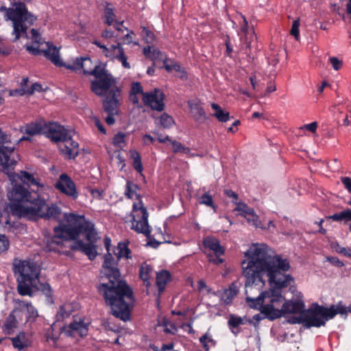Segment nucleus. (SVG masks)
Returning a JSON list of instances; mask_svg holds the SVG:
<instances>
[{"instance_id":"obj_25","label":"nucleus","mask_w":351,"mask_h":351,"mask_svg":"<svg viewBox=\"0 0 351 351\" xmlns=\"http://www.w3.org/2000/svg\"><path fill=\"white\" fill-rule=\"evenodd\" d=\"M82 223V232H84L87 241L90 243H97L99 239L98 232L95 228V225L90 221H87L84 215Z\"/></svg>"},{"instance_id":"obj_63","label":"nucleus","mask_w":351,"mask_h":351,"mask_svg":"<svg viewBox=\"0 0 351 351\" xmlns=\"http://www.w3.org/2000/svg\"><path fill=\"white\" fill-rule=\"evenodd\" d=\"M89 192L95 199H100L103 197V191L99 190L97 189H90Z\"/></svg>"},{"instance_id":"obj_33","label":"nucleus","mask_w":351,"mask_h":351,"mask_svg":"<svg viewBox=\"0 0 351 351\" xmlns=\"http://www.w3.org/2000/svg\"><path fill=\"white\" fill-rule=\"evenodd\" d=\"M153 274L152 267L147 263H143L140 266L139 276L146 287L150 285L149 279Z\"/></svg>"},{"instance_id":"obj_47","label":"nucleus","mask_w":351,"mask_h":351,"mask_svg":"<svg viewBox=\"0 0 351 351\" xmlns=\"http://www.w3.org/2000/svg\"><path fill=\"white\" fill-rule=\"evenodd\" d=\"M300 25V19H297L293 21L292 26L290 30V34L291 36H294L296 40H300V30L299 27Z\"/></svg>"},{"instance_id":"obj_53","label":"nucleus","mask_w":351,"mask_h":351,"mask_svg":"<svg viewBox=\"0 0 351 351\" xmlns=\"http://www.w3.org/2000/svg\"><path fill=\"white\" fill-rule=\"evenodd\" d=\"M197 289L199 291H206L207 293H212V290L209 288L204 280H199L197 282ZM213 294L216 295L215 292H213Z\"/></svg>"},{"instance_id":"obj_59","label":"nucleus","mask_w":351,"mask_h":351,"mask_svg":"<svg viewBox=\"0 0 351 351\" xmlns=\"http://www.w3.org/2000/svg\"><path fill=\"white\" fill-rule=\"evenodd\" d=\"M341 221L348 222L351 220V209H346L339 213Z\"/></svg>"},{"instance_id":"obj_40","label":"nucleus","mask_w":351,"mask_h":351,"mask_svg":"<svg viewBox=\"0 0 351 351\" xmlns=\"http://www.w3.org/2000/svg\"><path fill=\"white\" fill-rule=\"evenodd\" d=\"M73 312V307L70 303H64L61 305L56 314L57 320L64 319L68 317Z\"/></svg>"},{"instance_id":"obj_55","label":"nucleus","mask_w":351,"mask_h":351,"mask_svg":"<svg viewBox=\"0 0 351 351\" xmlns=\"http://www.w3.org/2000/svg\"><path fill=\"white\" fill-rule=\"evenodd\" d=\"M173 71L177 73H182V75H177L178 77L182 80H186L187 78L186 72L180 64L175 63Z\"/></svg>"},{"instance_id":"obj_17","label":"nucleus","mask_w":351,"mask_h":351,"mask_svg":"<svg viewBox=\"0 0 351 351\" xmlns=\"http://www.w3.org/2000/svg\"><path fill=\"white\" fill-rule=\"evenodd\" d=\"M55 188L60 193L75 200L79 196L76 185L66 173H62L55 183Z\"/></svg>"},{"instance_id":"obj_32","label":"nucleus","mask_w":351,"mask_h":351,"mask_svg":"<svg viewBox=\"0 0 351 351\" xmlns=\"http://www.w3.org/2000/svg\"><path fill=\"white\" fill-rule=\"evenodd\" d=\"M237 287L234 283H232L228 289L224 290L220 294L221 301L226 304H229L232 302L233 298L237 294Z\"/></svg>"},{"instance_id":"obj_24","label":"nucleus","mask_w":351,"mask_h":351,"mask_svg":"<svg viewBox=\"0 0 351 351\" xmlns=\"http://www.w3.org/2000/svg\"><path fill=\"white\" fill-rule=\"evenodd\" d=\"M188 106L194 119L199 123L204 122L206 119V112L203 108L202 104L198 99L189 100Z\"/></svg>"},{"instance_id":"obj_15","label":"nucleus","mask_w":351,"mask_h":351,"mask_svg":"<svg viewBox=\"0 0 351 351\" xmlns=\"http://www.w3.org/2000/svg\"><path fill=\"white\" fill-rule=\"evenodd\" d=\"M106 97L103 101L104 110L107 113L118 114L119 101L121 97V90L117 86H112L106 92H104Z\"/></svg>"},{"instance_id":"obj_58","label":"nucleus","mask_w":351,"mask_h":351,"mask_svg":"<svg viewBox=\"0 0 351 351\" xmlns=\"http://www.w3.org/2000/svg\"><path fill=\"white\" fill-rule=\"evenodd\" d=\"M91 120L100 132H101L104 134L106 133L104 125H102L98 117L94 116L91 118Z\"/></svg>"},{"instance_id":"obj_7","label":"nucleus","mask_w":351,"mask_h":351,"mask_svg":"<svg viewBox=\"0 0 351 351\" xmlns=\"http://www.w3.org/2000/svg\"><path fill=\"white\" fill-rule=\"evenodd\" d=\"M13 271L18 275V291L22 295H31L32 287L38 283L39 267L32 261L14 258Z\"/></svg>"},{"instance_id":"obj_36","label":"nucleus","mask_w":351,"mask_h":351,"mask_svg":"<svg viewBox=\"0 0 351 351\" xmlns=\"http://www.w3.org/2000/svg\"><path fill=\"white\" fill-rule=\"evenodd\" d=\"M228 323L230 328L232 330V332H234V328H237L240 326L244 325L247 323L250 324L251 321L246 317H241L234 315H230Z\"/></svg>"},{"instance_id":"obj_45","label":"nucleus","mask_w":351,"mask_h":351,"mask_svg":"<svg viewBox=\"0 0 351 351\" xmlns=\"http://www.w3.org/2000/svg\"><path fill=\"white\" fill-rule=\"evenodd\" d=\"M158 120L160 125L164 128H169L174 123L173 118L166 113H163Z\"/></svg>"},{"instance_id":"obj_57","label":"nucleus","mask_w":351,"mask_h":351,"mask_svg":"<svg viewBox=\"0 0 351 351\" xmlns=\"http://www.w3.org/2000/svg\"><path fill=\"white\" fill-rule=\"evenodd\" d=\"M101 36L105 39H114V41L119 40V35H114L112 31L108 29L104 31Z\"/></svg>"},{"instance_id":"obj_48","label":"nucleus","mask_w":351,"mask_h":351,"mask_svg":"<svg viewBox=\"0 0 351 351\" xmlns=\"http://www.w3.org/2000/svg\"><path fill=\"white\" fill-rule=\"evenodd\" d=\"M125 134L123 132H119L114 135L112 139L113 145L117 147L122 148L125 144Z\"/></svg>"},{"instance_id":"obj_50","label":"nucleus","mask_w":351,"mask_h":351,"mask_svg":"<svg viewBox=\"0 0 351 351\" xmlns=\"http://www.w3.org/2000/svg\"><path fill=\"white\" fill-rule=\"evenodd\" d=\"M199 203L201 204H204L207 206L212 207L213 209L215 208V206L213 204V197L208 193H204L200 199Z\"/></svg>"},{"instance_id":"obj_20","label":"nucleus","mask_w":351,"mask_h":351,"mask_svg":"<svg viewBox=\"0 0 351 351\" xmlns=\"http://www.w3.org/2000/svg\"><path fill=\"white\" fill-rule=\"evenodd\" d=\"M45 122L43 121H34L20 127V131L27 136H23L18 143L23 141H30V136L45 134Z\"/></svg>"},{"instance_id":"obj_8","label":"nucleus","mask_w":351,"mask_h":351,"mask_svg":"<svg viewBox=\"0 0 351 351\" xmlns=\"http://www.w3.org/2000/svg\"><path fill=\"white\" fill-rule=\"evenodd\" d=\"M295 299L285 300L282 295L281 288L276 287L275 300H277L276 306H274L271 319L282 316L292 315L289 320L294 316H300L305 310V304L303 295L300 291L294 293Z\"/></svg>"},{"instance_id":"obj_4","label":"nucleus","mask_w":351,"mask_h":351,"mask_svg":"<svg viewBox=\"0 0 351 351\" xmlns=\"http://www.w3.org/2000/svg\"><path fill=\"white\" fill-rule=\"evenodd\" d=\"M0 12H5V21H10L13 30L12 35L14 36L13 41H16L21 37L24 36L32 40V44L27 43L25 45L26 50L31 54L38 56L43 53L45 48L41 46L45 44L42 36L35 29H32L30 34L28 35L27 30L37 20V17L28 12L26 5L21 2L17 1L12 4L10 8H6L4 5L0 7Z\"/></svg>"},{"instance_id":"obj_11","label":"nucleus","mask_w":351,"mask_h":351,"mask_svg":"<svg viewBox=\"0 0 351 351\" xmlns=\"http://www.w3.org/2000/svg\"><path fill=\"white\" fill-rule=\"evenodd\" d=\"M8 197L9 199L12 202L10 204V210L11 213L20 218H25V217L19 215L21 211L20 210H18L17 208L20 207V209L21 210L22 207H29V205L34 203L37 199V197H33L31 192L21 184L14 185L12 189L8 192Z\"/></svg>"},{"instance_id":"obj_18","label":"nucleus","mask_w":351,"mask_h":351,"mask_svg":"<svg viewBox=\"0 0 351 351\" xmlns=\"http://www.w3.org/2000/svg\"><path fill=\"white\" fill-rule=\"evenodd\" d=\"M142 99L144 104L152 110L160 112L164 110L165 95L160 89L155 88L153 90L145 92Z\"/></svg>"},{"instance_id":"obj_26","label":"nucleus","mask_w":351,"mask_h":351,"mask_svg":"<svg viewBox=\"0 0 351 351\" xmlns=\"http://www.w3.org/2000/svg\"><path fill=\"white\" fill-rule=\"evenodd\" d=\"M104 23L108 25H112L115 22L116 30L122 31V22H118L116 19V15L114 13V8L110 3H106L104 11Z\"/></svg>"},{"instance_id":"obj_12","label":"nucleus","mask_w":351,"mask_h":351,"mask_svg":"<svg viewBox=\"0 0 351 351\" xmlns=\"http://www.w3.org/2000/svg\"><path fill=\"white\" fill-rule=\"evenodd\" d=\"M94 45L101 49L102 54L111 60H117L120 62L122 66L125 69H130V64L128 62V57L125 54L124 49L121 43H117V45H111L107 47L101 44L98 40L93 42Z\"/></svg>"},{"instance_id":"obj_2","label":"nucleus","mask_w":351,"mask_h":351,"mask_svg":"<svg viewBox=\"0 0 351 351\" xmlns=\"http://www.w3.org/2000/svg\"><path fill=\"white\" fill-rule=\"evenodd\" d=\"M103 267L107 270L106 274L109 282L99 285L98 291L110 306L112 314L125 322L130 319V304L134 301L133 292L125 281L119 280V271L114 267V261L110 252L104 256Z\"/></svg>"},{"instance_id":"obj_42","label":"nucleus","mask_w":351,"mask_h":351,"mask_svg":"<svg viewBox=\"0 0 351 351\" xmlns=\"http://www.w3.org/2000/svg\"><path fill=\"white\" fill-rule=\"evenodd\" d=\"M130 156L133 159V167L138 173H142L143 170L141 158L139 153L136 150L130 151Z\"/></svg>"},{"instance_id":"obj_1","label":"nucleus","mask_w":351,"mask_h":351,"mask_svg":"<svg viewBox=\"0 0 351 351\" xmlns=\"http://www.w3.org/2000/svg\"><path fill=\"white\" fill-rule=\"evenodd\" d=\"M242 262L245 278L246 303L252 308L261 311L271 319L276 287H287L293 278L286 274L289 262L281 256L273 254L265 243H253L245 252Z\"/></svg>"},{"instance_id":"obj_37","label":"nucleus","mask_w":351,"mask_h":351,"mask_svg":"<svg viewBox=\"0 0 351 351\" xmlns=\"http://www.w3.org/2000/svg\"><path fill=\"white\" fill-rule=\"evenodd\" d=\"M241 31L245 35H241V40L245 45L246 47H250L252 42L256 38L255 35L252 32L248 33L247 32V23L244 19L243 25L241 27Z\"/></svg>"},{"instance_id":"obj_54","label":"nucleus","mask_w":351,"mask_h":351,"mask_svg":"<svg viewBox=\"0 0 351 351\" xmlns=\"http://www.w3.org/2000/svg\"><path fill=\"white\" fill-rule=\"evenodd\" d=\"M54 327H55V324H52L50 326V328L46 332V338H47V341L51 340L53 343H56V341L58 339V336L53 334Z\"/></svg>"},{"instance_id":"obj_34","label":"nucleus","mask_w":351,"mask_h":351,"mask_svg":"<svg viewBox=\"0 0 351 351\" xmlns=\"http://www.w3.org/2000/svg\"><path fill=\"white\" fill-rule=\"evenodd\" d=\"M170 273L167 270H162L156 274V285L160 293L162 292L166 284L170 280Z\"/></svg>"},{"instance_id":"obj_13","label":"nucleus","mask_w":351,"mask_h":351,"mask_svg":"<svg viewBox=\"0 0 351 351\" xmlns=\"http://www.w3.org/2000/svg\"><path fill=\"white\" fill-rule=\"evenodd\" d=\"M17 176L23 184L29 187H35L36 189V190L32 189V191L36 194L37 198L47 194L50 191V187L34 173L21 171Z\"/></svg>"},{"instance_id":"obj_51","label":"nucleus","mask_w":351,"mask_h":351,"mask_svg":"<svg viewBox=\"0 0 351 351\" xmlns=\"http://www.w3.org/2000/svg\"><path fill=\"white\" fill-rule=\"evenodd\" d=\"M130 93L138 94L142 95L143 97V87L141 86L139 82H134L132 84L131 90Z\"/></svg>"},{"instance_id":"obj_16","label":"nucleus","mask_w":351,"mask_h":351,"mask_svg":"<svg viewBox=\"0 0 351 351\" xmlns=\"http://www.w3.org/2000/svg\"><path fill=\"white\" fill-rule=\"evenodd\" d=\"M88 324L85 322L84 318H75L67 326L62 329V332L74 339L84 337L88 334Z\"/></svg>"},{"instance_id":"obj_3","label":"nucleus","mask_w":351,"mask_h":351,"mask_svg":"<svg viewBox=\"0 0 351 351\" xmlns=\"http://www.w3.org/2000/svg\"><path fill=\"white\" fill-rule=\"evenodd\" d=\"M45 47L43 53L56 66H64L75 73L82 71L84 75H93L96 80L91 82V90L97 95H104V92L114 85L115 81L106 69V64H99L92 69L93 62L88 56L77 57L65 63L60 59V48L49 42H46Z\"/></svg>"},{"instance_id":"obj_62","label":"nucleus","mask_w":351,"mask_h":351,"mask_svg":"<svg viewBox=\"0 0 351 351\" xmlns=\"http://www.w3.org/2000/svg\"><path fill=\"white\" fill-rule=\"evenodd\" d=\"M341 181L348 191L351 193V178L349 177H341Z\"/></svg>"},{"instance_id":"obj_23","label":"nucleus","mask_w":351,"mask_h":351,"mask_svg":"<svg viewBox=\"0 0 351 351\" xmlns=\"http://www.w3.org/2000/svg\"><path fill=\"white\" fill-rule=\"evenodd\" d=\"M62 143L59 145V149L66 158H74L78 154V143L74 141L72 138Z\"/></svg>"},{"instance_id":"obj_31","label":"nucleus","mask_w":351,"mask_h":351,"mask_svg":"<svg viewBox=\"0 0 351 351\" xmlns=\"http://www.w3.org/2000/svg\"><path fill=\"white\" fill-rule=\"evenodd\" d=\"M328 312V318L332 319L336 315H347V307L343 305L342 302H339L336 305H332L329 308H326Z\"/></svg>"},{"instance_id":"obj_38","label":"nucleus","mask_w":351,"mask_h":351,"mask_svg":"<svg viewBox=\"0 0 351 351\" xmlns=\"http://www.w3.org/2000/svg\"><path fill=\"white\" fill-rule=\"evenodd\" d=\"M249 224L252 225L255 228H259L261 229H265V225L259 219L258 216L255 213L254 209L249 213V215L245 217Z\"/></svg>"},{"instance_id":"obj_10","label":"nucleus","mask_w":351,"mask_h":351,"mask_svg":"<svg viewBox=\"0 0 351 351\" xmlns=\"http://www.w3.org/2000/svg\"><path fill=\"white\" fill-rule=\"evenodd\" d=\"M329 319L326 307L313 304L307 310H304L300 316H294L289 321L291 324H302L306 328L324 326Z\"/></svg>"},{"instance_id":"obj_49","label":"nucleus","mask_w":351,"mask_h":351,"mask_svg":"<svg viewBox=\"0 0 351 351\" xmlns=\"http://www.w3.org/2000/svg\"><path fill=\"white\" fill-rule=\"evenodd\" d=\"M10 247V241L5 234H0V254L6 252Z\"/></svg>"},{"instance_id":"obj_9","label":"nucleus","mask_w":351,"mask_h":351,"mask_svg":"<svg viewBox=\"0 0 351 351\" xmlns=\"http://www.w3.org/2000/svg\"><path fill=\"white\" fill-rule=\"evenodd\" d=\"M20 210V215L25 216L26 219L32 220H37L38 219H60L61 209L56 204H51L50 205L46 203L43 196L37 198L34 203L30 204L29 207L17 208Z\"/></svg>"},{"instance_id":"obj_5","label":"nucleus","mask_w":351,"mask_h":351,"mask_svg":"<svg viewBox=\"0 0 351 351\" xmlns=\"http://www.w3.org/2000/svg\"><path fill=\"white\" fill-rule=\"evenodd\" d=\"M64 219L66 223H60L54 227L53 236L45 237L44 242L47 251H58L64 241L75 240L82 233L81 222L84 219V215L64 213Z\"/></svg>"},{"instance_id":"obj_61","label":"nucleus","mask_w":351,"mask_h":351,"mask_svg":"<svg viewBox=\"0 0 351 351\" xmlns=\"http://www.w3.org/2000/svg\"><path fill=\"white\" fill-rule=\"evenodd\" d=\"M317 128V123L316 121L312 122L311 123L305 124L302 127L300 128V130H306L313 133H315Z\"/></svg>"},{"instance_id":"obj_60","label":"nucleus","mask_w":351,"mask_h":351,"mask_svg":"<svg viewBox=\"0 0 351 351\" xmlns=\"http://www.w3.org/2000/svg\"><path fill=\"white\" fill-rule=\"evenodd\" d=\"M169 143L172 145L173 150L175 153L182 152V149L184 147V146L182 145L181 143L172 139L170 140Z\"/></svg>"},{"instance_id":"obj_39","label":"nucleus","mask_w":351,"mask_h":351,"mask_svg":"<svg viewBox=\"0 0 351 351\" xmlns=\"http://www.w3.org/2000/svg\"><path fill=\"white\" fill-rule=\"evenodd\" d=\"M143 53L146 57L152 58L153 60L158 59V58L163 60L166 58L160 52V50H158V49H156L154 47H150V46H148L147 47H145L143 49Z\"/></svg>"},{"instance_id":"obj_64","label":"nucleus","mask_w":351,"mask_h":351,"mask_svg":"<svg viewBox=\"0 0 351 351\" xmlns=\"http://www.w3.org/2000/svg\"><path fill=\"white\" fill-rule=\"evenodd\" d=\"M328 260L334 265L342 267L344 266L343 263L340 261L337 257H328Z\"/></svg>"},{"instance_id":"obj_6","label":"nucleus","mask_w":351,"mask_h":351,"mask_svg":"<svg viewBox=\"0 0 351 351\" xmlns=\"http://www.w3.org/2000/svg\"><path fill=\"white\" fill-rule=\"evenodd\" d=\"M138 186L130 180H127L124 195L130 199L136 197L138 202L132 205L131 216L132 229L138 233H141L148 237L150 235L152 230L148 223V216L147 208L144 206L141 195L137 193Z\"/></svg>"},{"instance_id":"obj_35","label":"nucleus","mask_w":351,"mask_h":351,"mask_svg":"<svg viewBox=\"0 0 351 351\" xmlns=\"http://www.w3.org/2000/svg\"><path fill=\"white\" fill-rule=\"evenodd\" d=\"M114 254L118 260H120L122 258H131V251L128 248V244L125 242L119 243L118 245L114 250Z\"/></svg>"},{"instance_id":"obj_52","label":"nucleus","mask_w":351,"mask_h":351,"mask_svg":"<svg viewBox=\"0 0 351 351\" xmlns=\"http://www.w3.org/2000/svg\"><path fill=\"white\" fill-rule=\"evenodd\" d=\"M122 28L121 32H123L124 30H126L128 33L123 37V40L125 44H130L133 43L132 40V35L134 34V32L132 30H128V28L123 27V25L121 26Z\"/></svg>"},{"instance_id":"obj_46","label":"nucleus","mask_w":351,"mask_h":351,"mask_svg":"<svg viewBox=\"0 0 351 351\" xmlns=\"http://www.w3.org/2000/svg\"><path fill=\"white\" fill-rule=\"evenodd\" d=\"M34 289L41 291L47 298L51 296V287L48 283H40L38 280V285L36 287H32V291Z\"/></svg>"},{"instance_id":"obj_21","label":"nucleus","mask_w":351,"mask_h":351,"mask_svg":"<svg viewBox=\"0 0 351 351\" xmlns=\"http://www.w3.org/2000/svg\"><path fill=\"white\" fill-rule=\"evenodd\" d=\"M96 243H86L84 241L79 240L75 241L71 245V249L73 250H79L85 254L90 260H93L97 255L96 248Z\"/></svg>"},{"instance_id":"obj_27","label":"nucleus","mask_w":351,"mask_h":351,"mask_svg":"<svg viewBox=\"0 0 351 351\" xmlns=\"http://www.w3.org/2000/svg\"><path fill=\"white\" fill-rule=\"evenodd\" d=\"M12 344L15 349L21 351L31 344L28 335L24 332H20L16 337L10 338Z\"/></svg>"},{"instance_id":"obj_56","label":"nucleus","mask_w":351,"mask_h":351,"mask_svg":"<svg viewBox=\"0 0 351 351\" xmlns=\"http://www.w3.org/2000/svg\"><path fill=\"white\" fill-rule=\"evenodd\" d=\"M329 61L335 71L339 70L342 66V62L337 57H330Z\"/></svg>"},{"instance_id":"obj_44","label":"nucleus","mask_w":351,"mask_h":351,"mask_svg":"<svg viewBox=\"0 0 351 351\" xmlns=\"http://www.w3.org/2000/svg\"><path fill=\"white\" fill-rule=\"evenodd\" d=\"M44 90L43 86L38 83L33 84L30 88H23L20 90L21 95H32L35 92H42Z\"/></svg>"},{"instance_id":"obj_30","label":"nucleus","mask_w":351,"mask_h":351,"mask_svg":"<svg viewBox=\"0 0 351 351\" xmlns=\"http://www.w3.org/2000/svg\"><path fill=\"white\" fill-rule=\"evenodd\" d=\"M210 106L212 109L214 110L213 116L219 121L225 123L230 120V116L228 111L223 110L219 105L215 103H212Z\"/></svg>"},{"instance_id":"obj_14","label":"nucleus","mask_w":351,"mask_h":351,"mask_svg":"<svg viewBox=\"0 0 351 351\" xmlns=\"http://www.w3.org/2000/svg\"><path fill=\"white\" fill-rule=\"evenodd\" d=\"M44 134L56 143L63 142L73 138L74 130L66 128L56 122H49L45 123Z\"/></svg>"},{"instance_id":"obj_29","label":"nucleus","mask_w":351,"mask_h":351,"mask_svg":"<svg viewBox=\"0 0 351 351\" xmlns=\"http://www.w3.org/2000/svg\"><path fill=\"white\" fill-rule=\"evenodd\" d=\"M206 248L212 250L215 255L221 256L224 253V250L220 245L219 241L213 237H207L204 241Z\"/></svg>"},{"instance_id":"obj_19","label":"nucleus","mask_w":351,"mask_h":351,"mask_svg":"<svg viewBox=\"0 0 351 351\" xmlns=\"http://www.w3.org/2000/svg\"><path fill=\"white\" fill-rule=\"evenodd\" d=\"M10 143V136L0 128V165H1L10 166L14 163L10 159V156L14 152V147L10 145H5Z\"/></svg>"},{"instance_id":"obj_22","label":"nucleus","mask_w":351,"mask_h":351,"mask_svg":"<svg viewBox=\"0 0 351 351\" xmlns=\"http://www.w3.org/2000/svg\"><path fill=\"white\" fill-rule=\"evenodd\" d=\"M20 317V311L15 308L12 313H10L3 324L2 330L5 335H12L18 326V318Z\"/></svg>"},{"instance_id":"obj_43","label":"nucleus","mask_w":351,"mask_h":351,"mask_svg":"<svg viewBox=\"0 0 351 351\" xmlns=\"http://www.w3.org/2000/svg\"><path fill=\"white\" fill-rule=\"evenodd\" d=\"M252 208L249 207L246 204L243 202L236 203V207L234 209V211L238 212V214L244 217L249 215V213L252 210Z\"/></svg>"},{"instance_id":"obj_41","label":"nucleus","mask_w":351,"mask_h":351,"mask_svg":"<svg viewBox=\"0 0 351 351\" xmlns=\"http://www.w3.org/2000/svg\"><path fill=\"white\" fill-rule=\"evenodd\" d=\"M199 342L206 351H208L211 347H214L216 344L215 341L208 332L205 333L199 338Z\"/></svg>"},{"instance_id":"obj_28","label":"nucleus","mask_w":351,"mask_h":351,"mask_svg":"<svg viewBox=\"0 0 351 351\" xmlns=\"http://www.w3.org/2000/svg\"><path fill=\"white\" fill-rule=\"evenodd\" d=\"M16 302L19 304V308H17L20 311V315L23 311H26L27 321H34L38 314L37 310L32 304L21 300H18Z\"/></svg>"}]
</instances>
